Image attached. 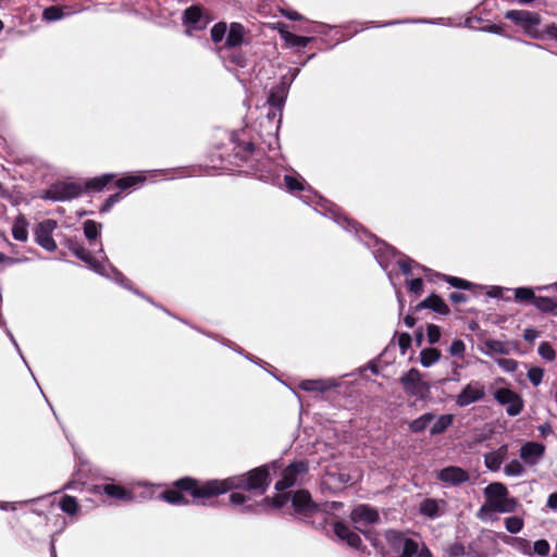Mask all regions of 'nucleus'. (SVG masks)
Returning a JSON list of instances; mask_svg holds the SVG:
<instances>
[{"instance_id": "35", "label": "nucleus", "mask_w": 557, "mask_h": 557, "mask_svg": "<svg viewBox=\"0 0 557 557\" xmlns=\"http://www.w3.org/2000/svg\"><path fill=\"white\" fill-rule=\"evenodd\" d=\"M112 178V174H104L87 181L83 187L84 189L101 190Z\"/></svg>"}, {"instance_id": "60", "label": "nucleus", "mask_w": 557, "mask_h": 557, "mask_svg": "<svg viewBox=\"0 0 557 557\" xmlns=\"http://www.w3.org/2000/svg\"><path fill=\"white\" fill-rule=\"evenodd\" d=\"M449 298L455 304H461V302H465L467 300L466 295L462 294V293H458V292L451 293Z\"/></svg>"}, {"instance_id": "44", "label": "nucleus", "mask_w": 557, "mask_h": 557, "mask_svg": "<svg viewBox=\"0 0 557 557\" xmlns=\"http://www.w3.org/2000/svg\"><path fill=\"white\" fill-rule=\"evenodd\" d=\"M441 329L435 324H430L426 327V337L430 344H436L441 338Z\"/></svg>"}, {"instance_id": "14", "label": "nucleus", "mask_w": 557, "mask_h": 557, "mask_svg": "<svg viewBox=\"0 0 557 557\" xmlns=\"http://www.w3.org/2000/svg\"><path fill=\"white\" fill-rule=\"evenodd\" d=\"M292 504L295 512L301 518L311 517L320 510L319 505L312 502L310 494L307 491H297L292 497Z\"/></svg>"}, {"instance_id": "11", "label": "nucleus", "mask_w": 557, "mask_h": 557, "mask_svg": "<svg viewBox=\"0 0 557 557\" xmlns=\"http://www.w3.org/2000/svg\"><path fill=\"white\" fill-rule=\"evenodd\" d=\"M484 397V384L481 381L472 380L456 395L455 403L463 408L482 400Z\"/></svg>"}, {"instance_id": "20", "label": "nucleus", "mask_w": 557, "mask_h": 557, "mask_svg": "<svg viewBox=\"0 0 557 557\" xmlns=\"http://www.w3.org/2000/svg\"><path fill=\"white\" fill-rule=\"evenodd\" d=\"M334 533L339 540L345 541L354 548H358L361 545L360 536L343 522H336L334 524Z\"/></svg>"}, {"instance_id": "12", "label": "nucleus", "mask_w": 557, "mask_h": 557, "mask_svg": "<svg viewBox=\"0 0 557 557\" xmlns=\"http://www.w3.org/2000/svg\"><path fill=\"white\" fill-rule=\"evenodd\" d=\"M307 471L308 467L305 462L292 463L283 471L282 479L275 484V490L281 492L294 486L301 481Z\"/></svg>"}, {"instance_id": "41", "label": "nucleus", "mask_w": 557, "mask_h": 557, "mask_svg": "<svg viewBox=\"0 0 557 557\" xmlns=\"http://www.w3.org/2000/svg\"><path fill=\"white\" fill-rule=\"evenodd\" d=\"M535 295L534 290L530 287H518L515 289V299L517 301H534Z\"/></svg>"}, {"instance_id": "56", "label": "nucleus", "mask_w": 557, "mask_h": 557, "mask_svg": "<svg viewBox=\"0 0 557 557\" xmlns=\"http://www.w3.org/2000/svg\"><path fill=\"white\" fill-rule=\"evenodd\" d=\"M462 364H459L458 362L454 361L451 363V381L458 382L460 381V370L462 369Z\"/></svg>"}, {"instance_id": "61", "label": "nucleus", "mask_w": 557, "mask_h": 557, "mask_svg": "<svg viewBox=\"0 0 557 557\" xmlns=\"http://www.w3.org/2000/svg\"><path fill=\"white\" fill-rule=\"evenodd\" d=\"M537 430L543 437L548 436L553 432L552 426L548 423L541 424Z\"/></svg>"}, {"instance_id": "51", "label": "nucleus", "mask_w": 557, "mask_h": 557, "mask_svg": "<svg viewBox=\"0 0 557 557\" xmlns=\"http://www.w3.org/2000/svg\"><path fill=\"white\" fill-rule=\"evenodd\" d=\"M447 282L454 286V287H457V288H461V289H468L470 287V284L462 280V278H459V277H454V276H450L447 278Z\"/></svg>"}, {"instance_id": "47", "label": "nucleus", "mask_w": 557, "mask_h": 557, "mask_svg": "<svg viewBox=\"0 0 557 557\" xmlns=\"http://www.w3.org/2000/svg\"><path fill=\"white\" fill-rule=\"evenodd\" d=\"M44 18L47 21H58L63 16L62 10L58 7L47 8L44 13Z\"/></svg>"}, {"instance_id": "43", "label": "nucleus", "mask_w": 557, "mask_h": 557, "mask_svg": "<svg viewBox=\"0 0 557 557\" xmlns=\"http://www.w3.org/2000/svg\"><path fill=\"white\" fill-rule=\"evenodd\" d=\"M527 376L534 386H537L543 380L544 371L541 368L534 367L528 371Z\"/></svg>"}, {"instance_id": "32", "label": "nucleus", "mask_w": 557, "mask_h": 557, "mask_svg": "<svg viewBox=\"0 0 557 557\" xmlns=\"http://www.w3.org/2000/svg\"><path fill=\"white\" fill-rule=\"evenodd\" d=\"M533 305L543 312H553L557 309V298L539 296L534 298Z\"/></svg>"}, {"instance_id": "3", "label": "nucleus", "mask_w": 557, "mask_h": 557, "mask_svg": "<svg viewBox=\"0 0 557 557\" xmlns=\"http://www.w3.org/2000/svg\"><path fill=\"white\" fill-rule=\"evenodd\" d=\"M66 247L75 255L78 259L84 261L88 267L96 273L111 277L119 284L128 287V281L111 265H107L104 262L96 260L91 252L86 250L77 240L67 239Z\"/></svg>"}, {"instance_id": "28", "label": "nucleus", "mask_w": 557, "mask_h": 557, "mask_svg": "<svg viewBox=\"0 0 557 557\" xmlns=\"http://www.w3.org/2000/svg\"><path fill=\"white\" fill-rule=\"evenodd\" d=\"M280 35L290 47H306L311 40L309 37L297 36L286 29H281Z\"/></svg>"}, {"instance_id": "46", "label": "nucleus", "mask_w": 557, "mask_h": 557, "mask_svg": "<svg viewBox=\"0 0 557 557\" xmlns=\"http://www.w3.org/2000/svg\"><path fill=\"white\" fill-rule=\"evenodd\" d=\"M408 554V557H433L432 553L425 545L414 542V549Z\"/></svg>"}, {"instance_id": "9", "label": "nucleus", "mask_w": 557, "mask_h": 557, "mask_svg": "<svg viewBox=\"0 0 557 557\" xmlns=\"http://www.w3.org/2000/svg\"><path fill=\"white\" fill-rule=\"evenodd\" d=\"M495 400L506 408V412L510 417L520 414L523 410L524 403L522 397L507 387H500L493 393Z\"/></svg>"}, {"instance_id": "63", "label": "nucleus", "mask_w": 557, "mask_h": 557, "mask_svg": "<svg viewBox=\"0 0 557 557\" xmlns=\"http://www.w3.org/2000/svg\"><path fill=\"white\" fill-rule=\"evenodd\" d=\"M547 506L552 509H557V493L549 495Z\"/></svg>"}, {"instance_id": "53", "label": "nucleus", "mask_w": 557, "mask_h": 557, "mask_svg": "<svg viewBox=\"0 0 557 557\" xmlns=\"http://www.w3.org/2000/svg\"><path fill=\"white\" fill-rule=\"evenodd\" d=\"M121 196L120 194H114L110 196L107 201L103 203L101 208V212H108L114 203H116L120 200Z\"/></svg>"}, {"instance_id": "8", "label": "nucleus", "mask_w": 557, "mask_h": 557, "mask_svg": "<svg viewBox=\"0 0 557 557\" xmlns=\"http://www.w3.org/2000/svg\"><path fill=\"white\" fill-rule=\"evenodd\" d=\"M284 182L286 189L289 193H296V191H305L306 194L300 196V199L308 205H319L322 208H326L325 205L327 201L323 199L321 196L317 195L314 191H312L311 187L306 184L305 180L297 175H285Z\"/></svg>"}, {"instance_id": "54", "label": "nucleus", "mask_w": 557, "mask_h": 557, "mask_svg": "<svg viewBox=\"0 0 557 557\" xmlns=\"http://www.w3.org/2000/svg\"><path fill=\"white\" fill-rule=\"evenodd\" d=\"M411 337L407 333H403L398 337V345L403 350V354L407 350V348L410 346Z\"/></svg>"}, {"instance_id": "13", "label": "nucleus", "mask_w": 557, "mask_h": 557, "mask_svg": "<svg viewBox=\"0 0 557 557\" xmlns=\"http://www.w3.org/2000/svg\"><path fill=\"white\" fill-rule=\"evenodd\" d=\"M57 228V222L54 220H44L38 223L35 230V238L39 246L48 251H53L57 249V244L52 238V234Z\"/></svg>"}, {"instance_id": "38", "label": "nucleus", "mask_w": 557, "mask_h": 557, "mask_svg": "<svg viewBox=\"0 0 557 557\" xmlns=\"http://www.w3.org/2000/svg\"><path fill=\"white\" fill-rule=\"evenodd\" d=\"M227 32V25L224 22L214 24L211 28L210 35L213 42L218 44L223 40Z\"/></svg>"}, {"instance_id": "29", "label": "nucleus", "mask_w": 557, "mask_h": 557, "mask_svg": "<svg viewBox=\"0 0 557 557\" xmlns=\"http://www.w3.org/2000/svg\"><path fill=\"white\" fill-rule=\"evenodd\" d=\"M434 418L435 416L433 413L426 412L411 421L409 424V429L414 433L422 432L431 425Z\"/></svg>"}, {"instance_id": "4", "label": "nucleus", "mask_w": 557, "mask_h": 557, "mask_svg": "<svg viewBox=\"0 0 557 557\" xmlns=\"http://www.w3.org/2000/svg\"><path fill=\"white\" fill-rule=\"evenodd\" d=\"M399 383L405 394L409 397L424 400L430 396L431 384L425 380L424 374L416 368H411L403 373L399 377Z\"/></svg>"}, {"instance_id": "52", "label": "nucleus", "mask_w": 557, "mask_h": 557, "mask_svg": "<svg viewBox=\"0 0 557 557\" xmlns=\"http://www.w3.org/2000/svg\"><path fill=\"white\" fill-rule=\"evenodd\" d=\"M423 282L421 278H413L408 282V288L411 293L419 294L422 292Z\"/></svg>"}, {"instance_id": "23", "label": "nucleus", "mask_w": 557, "mask_h": 557, "mask_svg": "<svg viewBox=\"0 0 557 557\" xmlns=\"http://www.w3.org/2000/svg\"><path fill=\"white\" fill-rule=\"evenodd\" d=\"M245 28L239 23H231L227 34L225 45L227 47H237L240 46L244 41Z\"/></svg>"}, {"instance_id": "21", "label": "nucleus", "mask_w": 557, "mask_h": 557, "mask_svg": "<svg viewBox=\"0 0 557 557\" xmlns=\"http://www.w3.org/2000/svg\"><path fill=\"white\" fill-rule=\"evenodd\" d=\"M100 227L101 225L95 222L94 220H87L84 222L83 225L84 235L86 239L89 242V246H96L98 248V251L100 253H103L102 244L101 242L98 240V237L100 235Z\"/></svg>"}, {"instance_id": "24", "label": "nucleus", "mask_w": 557, "mask_h": 557, "mask_svg": "<svg viewBox=\"0 0 557 557\" xmlns=\"http://www.w3.org/2000/svg\"><path fill=\"white\" fill-rule=\"evenodd\" d=\"M336 386L337 383L334 380H306L299 385L301 389L307 392H325Z\"/></svg>"}, {"instance_id": "55", "label": "nucleus", "mask_w": 557, "mask_h": 557, "mask_svg": "<svg viewBox=\"0 0 557 557\" xmlns=\"http://www.w3.org/2000/svg\"><path fill=\"white\" fill-rule=\"evenodd\" d=\"M412 263L413 261L411 259H403L398 261V265L404 274H410L412 271Z\"/></svg>"}, {"instance_id": "1", "label": "nucleus", "mask_w": 557, "mask_h": 557, "mask_svg": "<svg viewBox=\"0 0 557 557\" xmlns=\"http://www.w3.org/2000/svg\"><path fill=\"white\" fill-rule=\"evenodd\" d=\"M277 462L265 465L249 471L246 474L231 476L224 480L206 481L203 487L198 488L191 481H183L197 495H220L235 488H244L248 491H258L263 494L269 485V475L271 469H276Z\"/></svg>"}, {"instance_id": "37", "label": "nucleus", "mask_w": 557, "mask_h": 557, "mask_svg": "<svg viewBox=\"0 0 557 557\" xmlns=\"http://www.w3.org/2000/svg\"><path fill=\"white\" fill-rule=\"evenodd\" d=\"M504 473L507 476H521L524 473V466L520 460L513 459L504 467Z\"/></svg>"}, {"instance_id": "40", "label": "nucleus", "mask_w": 557, "mask_h": 557, "mask_svg": "<svg viewBox=\"0 0 557 557\" xmlns=\"http://www.w3.org/2000/svg\"><path fill=\"white\" fill-rule=\"evenodd\" d=\"M539 355L546 361H554L556 358V351L553 346L547 342H542L537 348Z\"/></svg>"}, {"instance_id": "31", "label": "nucleus", "mask_w": 557, "mask_h": 557, "mask_svg": "<svg viewBox=\"0 0 557 557\" xmlns=\"http://www.w3.org/2000/svg\"><path fill=\"white\" fill-rule=\"evenodd\" d=\"M441 358V352L435 348H424L420 352V363L424 368L435 364Z\"/></svg>"}, {"instance_id": "2", "label": "nucleus", "mask_w": 557, "mask_h": 557, "mask_svg": "<svg viewBox=\"0 0 557 557\" xmlns=\"http://www.w3.org/2000/svg\"><path fill=\"white\" fill-rule=\"evenodd\" d=\"M484 503L478 510L476 517L483 521L492 520L495 513L515 512L519 503L509 495L505 484L494 482L483 490Z\"/></svg>"}, {"instance_id": "26", "label": "nucleus", "mask_w": 557, "mask_h": 557, "mask_svg": "<svg viewBox=\"0 0 557 557\" xmlns=\"http://www.w3.org/2000/svg\"><path fill=\"white\" fill-rule=\"evenodd\" d=\"M419 307L429 308L441 314H447L449 312L448 306L437 295H431L425 298Z\"/></svg>"}, {"instance_id": "45", "label": "nucleus", "mask_w": 557, "mask_h": 557, "mask_svg": "<svg viewBox=\"0 0 557 557\" xmlns=\"http://www.w3.org/2000/svg\"><path fill=\"white\" fill-rule=\"evenodd\" d=\"M496 363L506 372H515L518 368V363L513 359L508 358H498L496 359Z\"/></svg>"}, {"instance_id": "16", "label": "nucleus", "mask_w": 557, "mask_h": 557, "mask_svg": "<svg viewBox=\"0 0 557 557\" xmlns=\"http://www.w3.org/2000/svg\"><path fill=\"white\" fill-rule=\"evenodd\" d=\"M545 446L536 442L524 443L519 450L521 461L527 466L537 465L545 454Z\"/></svg>"}, {"instance_id": "5", "label": "nucleus", "mask_w": 557, "mask_h": 557, "mask_svg": "<svg viewBox=\"0 0 557 557\" xmlns=\"http://www.w3.org/2000/svg\"><path fill=\"white\" fill-rule=\"evenodd\" d=\"M505 17L516 25L520 26L524 34L533 39H544V33H541V15L536 12L527 10H509L505 13Z\"/></svg>"}, {"instance_id": "15", "label": "nucleus", "mask_w": 557, "mask_h": 557, "mask_svg": "<svg viewBox=\"0 0 557 557\" xmlns=\"http://www.w3.org/2000/svg\"><path fill=\"white\" fill-rule=\"evenodd\" d=\"M350 518L356 528L364 532L366 528L377 522L379 513L368 505H359L351 511Z\"/></svg>"}, {"instance_id": "34", "label": "nucleus", "mask_w": 557, "mask_h": 557, "mask_svg": "<svg viewBox=\"0 0 557 557\" xmlns=\"http://www.w3.org/2000/svg\"><path fill=\"white\" fill-rule=\"evenodd\" d=\"M12 235L16 240L25 242L28 237L27 222L24 218H17L12 226Z\"/></svg>"}, {"instance_id": "57", "label": "nucleus", "mask_w": 557, "mask_h": 557, "mask_svg": "<svg viewBox=\"0 0 557 557\" xmlns=\"http://www.w3.org/2000/svg\"><path fill=\"white\" fill-rule=\"evenodd\" d=\"M537 337H539V332L534 329L529 327V329H525L523 332V338L529 343L534 342Z\"/></svg>"}, {"instance_id": "36", "label": "nucleus", "mask_w": 557, "mask_h": 557, "mask_svg": "<svg viewBox=\"0 0 557 557\" xmlns=\"http://www.w3.org/2000/svg\"><path fill=\"white\" fill-rule=\"evenodd\" d=\"M60 508L63 512L74 516L78 512V504L73 496L65 495L60 502Z\"/></svg>"}, {"instance_id": "64", "label": "nucleus", "mask_w": 557, "mask_h": 557, "mask_svg": "<svg viewBox=\"0 0 557 557\" xmlns=\"http://www.w3.org/2000/svg\"><path fill=\"white\" fill-rule=\"evenodd\" d=\"M284 15L289 18V20H293V21H298V20H301V15L295 11H285L284 12Z\"/></svg>"}, {"instance_id": "6", "label": "nucleus", "mask_w": 557, "mask_h": 557, "mask_svg": "<svg viewBox=\"0 0 557 557\" xmlns=\"http://www.w3.org/2000/svg\"><path fill=\"white\" fill-rule=\"evenodd\" d=\"M185 480L191 481L195 484V486H197L198 488L203 487V485L206 483V482L200 483L190 478H184V479L177 480L174 483L175 488L168 490V491L161 493L160 498L165 500L169 504H172V505H187L188 499H186V497L184 496V494H183L184 492H188L198 504H203V502H201V499L209 498V497L213 496V495H197L196 493H194V491H193L194 488H188L187 485L182 483Z\"/></svg>"}, {"instance_id": "33", "label": "nucleus", "mask_w": 557, "mask_h": 557, "mask_svg": "<svg viewBox=\"0 0 557 557\" xmlns=\"http://www.w3.org/2000/svg\"><path fill=\"white\" fill-rule=\"evenodd\" d=\"M483 352L487 356H492L494 354L506 355L508 354V348L505 343L496 339H488L484 343Z\"/></svg>"}, {"instance_id": "18", "label": "nucleus", "mask_w": 557, "mask_h": 557, "mask_svg": "<svg viewBox=\"0 0 557 557\" xmlns=\"http://www.w3.org/2000/svg\"><path fill=\"white\" fill-rule=\"evenodd\" d=\"M468 471L460 467H446L437 472V479L449 485H459L469 480Z\"/></svg>"}, {"instance_id": "59", "label": "nucleus", "mask_w": 557, "mask_h": 557, "mask_svg": "<svg viewBox=\"0 0 557 557\" xmlns=\"http://www.w3.org/2000/svg\"><path fill=\"white\" fill-rule=\"evenodd\" d=\"M288 498L286 495H277L271 499L272 506L275 508H282L286 503Z\"/></svg>"}, {"instance_id": "50", "label": "nucleus", "mask_w": 557, "mask_h": 557, "mask_svg": "<svg viewBox=\"0 0 557 557\" xmlns=\"http://www.w3.org/2000/svg\"><path fill=\"white\" fill-rule=\"evenodd\" d=\"M541 33H544V39L550 38L557 40V25L555 23L547 24Z\"/></svg>"}, {"instance_id": "10", "label": "nucleus", "mask_w": 557, "mask_h": 557, "mask_svg": "<svg viewBox=\"0 0 557 557\" xmlns=\"http://www.w3.org/2000/svg\"><path fill=\"white\" fill-rule=\"evenodd\" d=\"M84 190L81 183L59 182L53 184L47 191L46 198L54 201H65L78 197Z\"/></svg>"}, {"instance_id": "62", "label": "nucleus", "mask_w": 557, "mask_h": 557, "mask_svg": "<svg viewBox=\"0 0 557 557\" xmlns=\"http://www.w3.org/2000/svg\"><path fill=\"white\" fill-rule=\"evenodd\" d=\"M232 62L239 67L246 66V59L242 54H235L232 57Z\"/></svg>"}, {"instance_id": "22", "label": "nucleus", "mask_w": 557, "mask_h": 557, "mask_svg": "<svg viewBox=\"0 0 557 557\" xmlns=\"http://www.w3.org/2000/svg\"><path fill=\"white\" fill-rule=\"evenodd\" d=\"M420 512L429 518L441 517L444 512V502L436 499H425L420 505Z\"/></svg>"}, {"instance_id": "30", "label": "nucleus", "mask_w": 557, "mask_h": 557, "mask_svg": "<svg viewBox=\"0 0 557 557\" xmlns=\"http://www.w3.org/2000/svg\"><path fill=\"white\" fill-rule=\"evenodd\" d=\"M146 181V176L143 173L129 174L124 177H121L116 181V186L120 189H127L134 187L138 184H141Z\"/></svg>"}, {"instance_id": "7", "label": "nucleus", "mask_w": 557, "mask_h": 557, "mask_svg": "<svg viewBox=\"0 0 557 557\" xmlns=\"http://www.w3.org/2000/svg\"><path fill=\"white\" fill-rule=\"evenodd\" d=\"M386 547L384 555L391 557H408L410 552L414 549V542L405 533L396 530H387L385 532Z\"/></svg>"}, {"instance_id": "19", "label": "nucleus", "mask_w": 557, "mask_h": 557, "mask_svg": "<svg viewBox=\"0 0 557 557\" xmlns=\"http://www.w3.org/2000/svg\"><path fill=\"white\" fill-rule=\"evenodd\" d=\"M508 456V445H502L497 449L484 455L485 467L491 471H498Z\"/></svg>"}, {"instance_id": "49", "label": "nucleus", "mask_w": 557, "mask_h": 557, "mask_svg": "<svg viewBox=\"0 0 557 557\" xmlns=\"http://www.w3.org/2000/svg\"><path fill=\"white\" fill-rule=\"evenodd\" d=\"M541 33H544V39L550 38L557 40V25L555 23L547 24Z\"/></svg>"}, {"instance_id": "48", "label": "nucleus", "mask_w": 557, "mask_h": 557, "mask_svg": "<svg viewBox=\"0 0 557 557\" xmlns=\"http://www.w3.org/2000/svg\"><path fill=\"white\" fill-rule=\"evenodd\" d=\"M549 548H550L549 544L545 540H539L533 545L534 553L542 557H545L548 555Z\"/></svg>"}, {"instance_id": "39", "label": "nucleus", "mask_w": 557, "mask_h": 557, "mask_svg": "<svg viewBox=\"0 0 557 557\" xmlns=\"http://www.w3.org/2000/svg\"><path fill=\"white\" fill-rule=\"evenodd\" d=\"M505 528L509 533H519L523 528V519L520 517H508L505 519Z\"/></svg>"}, {"instance_id": "58", "label": "nucleus", "mask_w": 557, "mask_h": 557, "mask_svg": "<svg viewBox=\"0 0 557 557\" xmlns=\"http://www.w3.org/2000/svg\"><path fill=\"white\" fill-rule=\"evenodd\" d=\"M230 500L232 505L239 506L246 502V497L242 493H232L230 496Z\"/></svg>"}, {"instance_id": "25", "label": "nucleus", "mask_w": 557, "mask_h": 557, "mask_svg": "<svg viewBox=\"0 0 557 557\" xmlns=\"http://www.w3.org/2000/svg\"><path fill=\"white\" fill-rule=\"evenodd\" d=\"M102 492L112 498L131 502L133 499V494L129 491H126L124 487L116 484H106L102 486Z\"/></svg>"}, {"instance_id": "27", "label": "nucleus", "mask_w": 557, "mask_h": 557, "mask_svg": "<svg viewBox=\"0 0 557 557\" xmlns=\"http://www.w3.org/2000/svg\"><path fill=\"white\" fill-rule=\"evenodd\" d=\"M453 421L454 416L450 413L442 414L437 418H434V420L432 421L433 423L430 426L431 435L442 434L451 425Z\"/></svg>"}, {"instance_id": "42", "label": "nucleus", "mask_w": 557, "mask_h": 557, "mask_svg": "<svg viewBox=\"0 0 557 557\" xmlns=\"http://www.w3.org/2000/svg\"><path fill=\"white\" fill-rule=\"evenodd\" d=\"M448 351L454 357H462L466 351V344L463 341L456 338L450 344Z\"/></svg>"}, {"instance_id": "17", "label": "nucleus", "mask_w": 557, "mask_h": 557, "mask_svg": "<svg viewBox=\"0 0 557 557\" xmlns=\"http://www.w3.org/2000/svg\"><path fill=\"white\" fill-rule=\"evenodd\" d=\"M183 22L186 26V33L191 34L193 30H200L207 27L209 21L198 7H190L185 10Z\"/></svg>"}]
</instances>
